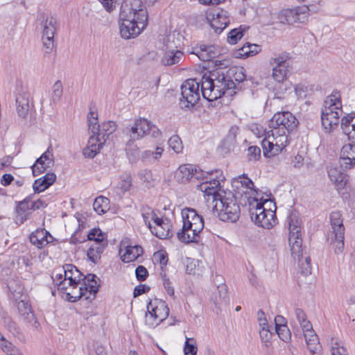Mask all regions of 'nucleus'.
<instances>
[{"label":"nucleus","instance_id":"nucleus-5","mask_svg":"<svg viewBox=\"0 0 355 355\" xmlns=\"http://www.w3.org/2000/svg\"><path fill=\"white\" fill-rule=\"evenodd\" d=\"M213 211L216 212L218 218L224 222L234 223L239 219L241 210L235 194L226 190L219 195L218 201L214 205Z\"/></svg>","mask_w":355,"mask_h":355},{"label":"nucleus","instance_id":"nucleus-64","mask_svg":"<svg viewBox=\"0 0 355 355\" xmlns=\"http://www.w3.org/2000/svg\"><path fill=\"white\" fill-rule=\"evenodd\" d=\"M163 285L164 286L165 290L168 295L174 298L175 291L173 287L172 283L170 282L169 279L166 277L164 275L162 277Z\"/></svg>","mask_w":355,"mask_h":355},{"label":"nucleus","instance_id":"nucleus-36","mask_svg":"<svg viewBox=\"0 0 355 355\" xmlns=\"http://www.w3.org/2000/svg\"><path fill=\"white\" fill-rule=\"evenodd\" d=\"M0 347L7 355H24L21 350L0 334Z\"/></svg>","mask_w":355,"mask_h":355},{"label":"nucleus","instance_id":"nucleus-7","mask_svg":"<svg viewBox=\"0 0 355 355\" xmlns=\"http://www.w3.org/2000/svg\"><path fill=\"white\" fill-rule=\"evenodd\" d=\"M137 19L143 24V27L148 24V12L141 0H124L121 3L119 19Z\"/></svg>","mask_w":355,"mask_h":355},{"label":"nucleus","instance_id":"nucleus-60","mask_svg":"<svg viewBox=\"0 0 355 355\" xmlns=\"http://www.w3.org/2000/svg\"><path fill=\"white\" fill-rule=\"evenodd\" d=\"M243 180H235L234 184H241L242 187H245L247 189H254L253 182L248 178L245 174H243ZM238 187V185L235 184Z\"/></svg>","mask_w":355,"mask_h":355},{"label":"nucleus","instance_id":"nucleus-2","mask_svg":"<svg viewBox=\"0 0 355 355\" xmlns=\"http://www.w3.org/2000/svg\"><path fill=\"white\" fill-rule=\"evenodd\" d=\"M298 121L290 112H277L269 122L272 139L275 141V153L270 155L282 153L288 143V135L297 126Z\"/></svg>","mask_w":355,"mask_h":355},{"label":"nucleus","instance_id":"nucleus-4","mask_svg":"<svg viewBox=\"0 0 355 355\" xmlns=\"http://www.w3.org/2000/svg\"><path fill=\"white\" fill-rule=\"evenodd\" d=\"M342 112L340 94L335 89L324 101L321 112L322 125L327 132L338 127Z\"/></svg>","mask_w":355,"mask_h":355},{"label":"nucleus","instance_id":"nucleus-11","mask_svg":"<svg viewBox=\"0 0 355 355\" xmlns=\"http://www.w3.org/2000/svg\"><path fill=\"white\" fill-rule=\"evenodd\" d=\"M205 173L211 174L212 172L205 171L198 166L183 164L179 166L175 173V178L179 183L185 184L189 181L194 182L200 179L204 180Z\"/></svg>","mask_w":355,"mask_h":355},{"label":"nucleus","instance_id":"nucleus-42","mask_svg":"<svg viewBox=\"0 0 355 355\" xmlns=\"http://www.w3.org/2000/svg\"><path fill=\"white\" fill-rule=\"evenodd\" d=\"M94 211L98 214H102L105 213L110 209V200L103 196L97 197L93 203Z\"/></svg>","mask_w":355,"mask_h":355},{"label":"nucleus","instance_id":"nucleus-6","mask_svg":"<svg viewBox=\"0 0 355 355\" xmlns=\"http://www.w3.org/2000/svg\"><path fill=\"white\" fill-rule=\"evenodd\" d=\"M96 275L94 274H87L82 279L83 282L77 289L73 286L71 287V292L66 293L68 301L75 302L81 298H85L86 300H92L95 298L96 294L98 291V286L96 281Z\"/></svg>","mask_w":355,"mask_h":355},{"label":"nucleus","instance_id":"nucleus-24","mask_svg":"<svg viewBox=\"0 0 355 355\" xmlns=\"http://www.w3.org/2000/svg\"><path fill=\"white\" fill-rule=\"evenodd\" d=\"M239 132V128L237 125L230 128L227 137L222 141L219 147V153L228 154L234 152V143Z\"/></svg>","mask_w":355,"mask_h":355},{"label":"nucleus","instance_id":"nucleus-26","mask_svg":"<svg viewBox=\"0 0 355 355\" xmlns=\"http://www.w3.org/2000/svg\"><path fill=\"white\" fill-rule=\"evenodd\" d=\"M197 189L204 193L205 198L207 202L211 200L212 202H217L218 201L219 195L222 192H225L226 190L221 188L217 189L214 186H209L207 182H204L200 184H197Z\"/></svg>","mask_w":355,"mask_h":355},{"label":"nucleus","instance_id":"nucleus-39","mask_svg":"<svg viewBox=\"0 0 355 355\" xmlns=\"http://www.w3.org/2000/svg\"><path fill=\"white\" fill-rule=\"evenodd\" d=\"M87 240L94 241L95 242L94 245L105 244V245H107V243L105 241L107 235L99 228L90 230L87 234Z\"/></svg>","mask_w":355,"mask_h":355},{"label":"nucleus","instance_id":"nucleus-55","mask_svg":"<svg viewBox=\"0 0 355 355\" xmlns=\"http://www.w3.org/2000/svg\"><path fill=\"white\" fill-rule=\"evenodd\" d=\"M204 227V221L198 223H194L193 225H192V229L189 230V232H192V234H191V236L195 237L194 241H191V243H198L200 239L199 234L201 232V231L203 230Z\"/></svg>","mask_w":355,"mask_h":355},{"label":"nucleus","instance_id":"nucleus-43","mask_svg":"<svg viewBox=\"0 0 355 355\" xmlns=\"http://www.w3.org/2000/svg\"><path fill=\"white\" fill-rule=\"evenodd\" d=\"M128 133L130 139L127 142L125 150L128 155H134L135 153L130 152L133 142L135 140L142 137L139 127L136 125V121L135 122V125L130 128Z\"/></svg>","mask_w":355,"mask_h":355},{"label":"nucleus","instance_id":"nucleus-63","mask_svg":"<svg viewBox=\"0 0 355 355\" xmlns=\"http://www.w3.org/2000/svg\"><path fill=\"white\" fill-rule=\"evenodd\" d=\"M259 334L261 341L265 343L266 345L268 346V343H270V340L272 337V333L270 331L268 328H266L265 327H263L260 330Z\"/></svg>","mask_w":355,"mask_h":355},{"label":"nucleus","instance_id":"nucleus-62","mask_svg":"<svg viewBox=\"0 0 355 355\" xmlns=\"http://www.w3.org/2000/svg\"><path fill=\"white\" fill-rule=\"evenodd\" d=\"M150 289V286L146 284H139L134 288L133 297L136 298L142 294L148 293Z\"/></svg>","mask_w":355,"mask_h":355},{"label":"nucleus","instance_id":"nucleus-33","mask_svg":"<svg viewBox=\"0 0 355 355\" xmlns=\"http://www.w3.org/2000/svg\"><path fill=\"white\" fill-rule=\"evenodd\" d=\"M341 128L349 139L355 141V115L350 114L343 116L341 119Z\"/></svg>","mask_w":355,"mask_h":355},{"label":"nucleus","instance_id":"nucleus-44","mask_svg":"<svg viewBox=\"0 0 355 355\" xmlns=\"http://www.w3.org/2000/svg\"><path fill=\"white\" fill-rule=\"evenodd\" d=\"M106 246L107 245H105V244L91 245L87 253L88 259L93 263H97L98 260L100 259L101 254L103 253Z\"/></svg>","mask_w":355,"mask_h":355},{"label":"nucleus","instance_id":"nucleus-58","mask_svg":"<svg viewBox=\"0 0 355 355\" xmlns=\"http://www.w3.org/2000/svg\"><path fill=\"white\" fill-rule=\"evenodd\" d=\"M340 168L350 169L355 166L354 157H340Z\"/></svg>","mask_w":355,"mask_h":355},{"label":"nucleus","instance_id":"nucleus-25","mask_svg":"<svg viewBox=\"0 0 355 355\" xmlns=\"http://www.w3.org/2000/svg\"><path fill=\"white\" fill-rule=\"evenodd\" d=\"M256 225L264 229H270L275 226L277 223L275 211L271 208H266L265 211H263L259 216V220H252Z\"/></svg>","mask_w":355,"mask_h":355},{"label":"nucleus","instance_id":"nucleus-46","mask_svg":"<svg viewBox=\"0 0 355 355\" xmlns=\"http://www.w3.org/2000/svg\"><path fill=\"white\" fill-rule=\"evenodd\" d=\"M288 67L275 65L272 69V77L278 83H282L286 78Z\"/></svg>","mask_w":355,"mask_h":355},{"label":"nucleus","instance_id":"nucleus-54","mask_svg":"<svg viewBox=\"0 0 355 355\" xmlns=\"http://www.w3.org/2000/svg\"><path fill=\"white\" fill-rule=\"evenodd\" d=\"M279 338L285 343L291 340V334L288 326H283L275 329Z\"/></svg>","mask_w":355,"mask_h":355},{"label":"nucleus","instance_id":"nucleus-48","mask_svg":"<svg viewBox=\"0 0 355 355\" xmlns=\"http://www.w3.org/2000/svg\"><path fill=\"white\" fill-rule=\"evenodd\" d=\"M245 28H242L240 26L238 28L232 29L227 35V42L231 44H235L240 40L245 31Z\"/></svg>","mask_w":355,"mask_h":355},{"label":"nucleus","instance_id":"nucleus-19","mask_svg":"<svg viewBox=\"0 0 355 355\" xmlns=\"http://www.w3.org/2000/svg\"><path fill=\"white\" fill-rule=\"evenodd\" d=\"M309 15V8L306 5L286 10L284 13L285 19L288 24L305 23L308 20Z\"/></svg>","mask_w":355,"mask_h":355},{"label":"nucleus","instance_id":"nucleus-13","mask_svg":"<svg viewBox=\"0 0 355 355\" xmlns=\"http://www.w3.org/2000/svg\"><path fill=\"white\" fill-rule=\"evenodd\" d=\"M206 19L216 33H220L230 24L229 15L223 9H211L206 12Z\"/></svg>","mask_w":355,"mask_h":355},{"label":"nucleus","instance_id":"nucleus-47","mask_svg":"<svg viewBox=\"0 0 355 355\" xmlns=\"http://www.w3.org/2000/svg\"><path fill=\"white\" fill-rule=\"evenodd\" d=\"M209 172H212L211 175H213L214 173H216V178H210L209 180H206L205 182H208V185L211 187L214 186V187L219 189L220 188V182H223L225 180V177L222 174V171L218 169H216L215 171H208ZM209 174H207L205 173L204 179H207V175Z\"/></svg>","mask_w":355,"mask_h":355},{"label":"nucleus","instance_id":"nucleus-10","mask_svg":"<svg viewBox=\"0 0 355 355\" xmlns=\"http://www.w3.org/2000/svg\"><path fill=\"white\" fill-rule=\"evenodd\" d=\"M289 229V245L292 253H298L300 251L302 245V239L301 237V219L299 213L296 211H292L287 218Z\"/></svg>","mask_w":355,"mask_h":355},{"label":"nucleus","instance_id":"nucleus-21","mask_svg":"<svg viewBox=\"0 0 355 355\" xmlns=\"http://www.w3.org/2000/svg\"><path fill=\"white\" fill-rule=\"evenodd\" d=\"M191 53L196 55L201 60L207 62L216 58L220 54V51L214 45L200 44L198 47L194 48Z\"/></svg>","mask_w":355,"mask_h":355},{"label":"nucleus","instance_id":"nucleus-22","mask_svg":"<svg viewBox=\"0 0 355 355\" xmlns=\"http://www.w3.org/2000/svg\"><path fill=\"white\" fill-rule=\"evenodd\" d=\"M61 270L64 273V280H68L67 284L69 286H73L74 288L81 283L80 276L83 275L78 268L72 264L64 265Z\"/></svg>","mask_w":355,"mask_h":355},{"label":"nucleus","instance_id":"nucleus-49","mask_svg":"<svg viewBox=\"0 0 355 355\" xmlns=\"http://www.w3.org/2000/svg\"><path fill=\"white\" fill-rule=\"evenodd\" d=\"M291 59L290 54L287 52H282L277 57L272 58L270 60V64L283 65L284 67L289 66Z\"/></svg>","mask_w":355,"mask_h":355},{"label":"nucleus","instance_id":"nucleus-34","mask_svg":"<svg viewBox=\"0 0 355 355\" xmlns=\"http://www.w3.org/2000/svg\"><path fill=\"white\" fill-rule=\"evenodd\" d=\"M269 202L268 200H264L263 201H258L256 198L252 199V201H250L249 199V214L250 215V218L252 220H259V216L260 214L265 211V205Z\"/></svg>","mask_w":355,"mask_h":355},{"label":"nucleus","instance_id":"nucleus-9","mask_svg":"<svg viewBox=\"0 0 355 355\" xmlns=\"http://www.w3.org/2000/svg\"><path fill=\"white\" fill-rule=\"evenodd\" d=\"M183 225L182 229L177 233V237L180 241L184 243H189L191 241L196 239L189 234V230L192 229L194 223L204 221L202 216L198 214L196 211L191 208H186L182 211Z\"/></svg>","mask_w":355,"mask_h":355},{"label":"nucleus","instance_id":"nucleus-31","mask_svg":"<svg viewBox=\"0 0 355 355\" xmlns=\"http://www.w3.org/2000/svg\"><path fill=\"white\" fill-rule=\"evenodd\" d=\"M293 258L298 259V266L300 268V272L304 276H308L311 274V257L309 256H303L302 247L300 248V251L298 253H292Z\"/></svg>","mask_w":355,"mask_h":355},{"label":"nucleus","instance_id":"nucleus-32","mask_svg":"<svg viewBox=\"0 0 355 355\" xmlns=\"http://www.w3.org/2000/svg\"><path fill=\"white\" fill-rule=\"evenodd\" d=\"M17 308L19 315L25 322L31 323L34 321L35 324H37V322L35 320V315L31 309V306L28 301H26L25 300H21L17 302Z\"/></svg>","mask_w":355,"mask_h":355},{"label":"nucleus","instance_id":"nucleus-1","mask_svg":"<svg viewBox=\"0 0 355 355\" xmlns=\"http://www.w3.org/2000/svg\"><path fill=\"white\" fill-rule=\"evenodd\" d=\"M200 86L203 98L208 101H214L226 93L232 96V89L236 87V84L218 69L204 73L199 83L195 79H188L181 86V108L191 109L194 107L200 99Z\"/></svg>","mask_w":355,"mask_h":355},{"label":"nucleus","instance_id":"nucleus-38","mask_svg":"<svg viewBox=\"0 0 355 355\" xmlns=\"http://www.w3.org/2000/svg\"><path fill=\"white\" fill-rule=\"evenodd\" d=\"M261 51L259 45L246 42L241 49H239L238 58H248L257 54Z\"/></svg>","mask_w":355,"mask_h":355},{"label":"nucleus","instance_id":"nucleus-30","mask_svg":"<svg viewBox=\"0 0 355 355\" xmlns=\"http://www.w3.org/2000/svg\"><path fill=\"white\" fill-rule=\"evenodd\" d=\"M29 198L21 201L16 207L15 221L22 224L28 217L31 209Z\"/></svg>","mask_w":355,"mask_h":355},{"label":"nucleus","instance_id":"nucleus-27","mask_svg":"<svg viewBox=\"0 0 355 355\" xmlns=\"http://www.w3.org/2000/svg\"><path fill=\"white\" fill-rule=\"evenodd\" d=\"M184 54L182 51L168 49L165 51L162 58V64L164 66L179 64L184 60Z\"/></svg>","mask_w":355,"mask_h":355},{"label":"nucleus","instance_id":"nucleus-17","mask_svg":"<svg viewBox=\"0 0 355 355\" xmlns=\"http://www.w3.org/2000/svg\"><path fill=\"white\" fill-rule=\"evenodd\" d=\"M16 110L21 118H26L30 109V94L21 83L17 84L15 91Z\"/></svg>","mask_w":355,"mask_h":355},{"label":"nucleus","instance_id":"nucleus-16","mask_svg":"<svg viewBox=\"0 0 355 355\" xmlns=\"http://www.w3.org/2000/svg\"><path fill=\"white\" fill-rule=\"evenodd\" d=\"M130 240L128 238L123 239L120 243L119 254L121 259L124 263H130L144 253L143 248L138 245H131L129 244Z\"/></svg>","mask_w":355,"mask_h":355},{"label":"nucleus","instance_id":"nucleus-8","mask_svg":"<svg viewBox=\"0 0 355 355\" xmlns=\"http://www.w3.org/2000/svg\"><path fill=\"white\" fill-rule=\"evenodd\" d=\"M330 222L332 231L329 233L328 239L331 240L334 252L338 254L343 252L345 246V227L341 212L332 211L330 214Z\"/></svg>","mask_w":355,"mask_h":355},{"label":"nucleus","instance_id":"nucleus-51","mask_svg":"<svg viewBox=\"0 0 355 355\" xmlns=\"http://www.w3.org/2000/svg\"><path fill=\"white\" fill-rule=\"evenodd\" d=\"M198 347L193 338H187L184 346V355H196Z\"/></svg>","mask_w":355,"mask_h":355},{"label":"nucleus","instance_id":"nucleus-41","mask_svg":"<svg viewBox=\"0 0 355 355\" xmlns=\"http://www.w3.org/2000/svg\"><path fill=\"white\" fill-rule=\"evenodd\" d=\"M1 320L5 327L15 336L17 337L21 334L20 329L15 322L6 313H2Z\"/></svg>","mask_w":355,"mask_h":355},{"label":"nucleus","instance_id":"nucleus-59","mask_svg":"<svg viewBox=\"0 0 355 355\" xmlns=\"http://www.w3.org/2000/svg\"><path fill=\"white\" fill-rule=\"evenodd\" d=\"M135 275L138 281L144 282L148 277V271L144 266L139 265L135 269Z\"/></svg>","mask_w":355,"mask_h":355},{"label":"nucleus","instance_id":"nucleus-52","mask_svg":"<svg viewBox=\"0 0 355 355\" xmlns=\"http://www.w3.org/2000/svg\"><path fill=\"white\" fill-rule=\"evenodd\" d=\"M140 180L146 183V187L150 188L155 184V180L153 178V175L150 171L144 169L141 171L139 173Z\"/></svg>","mask_w":355,"mask_h":355},{"label":"nucleus","instance_id":"nucleus-12","mask_svg":"<svg viewBox=\"0 0 355 355\" xmlns=\"http://www.w3.org/2000/svg\"><path fill=\"white\" fill-rule=\"evenodd\" d=\"M41 26L43 46L46 49V53H49L54 47V35L58 28V22L53 16H47L42 21Z\"/></svg>","mask_w":355,"mask_h":355},{"label":"nucleus","instance_id":"nucleus-57","mask_svg":"<svg viewBox=\"0 0 355 355\" xmlns=\"http://www.w3.org/2000/svg\"><path fill=\"white\" fill-rule=\"evenodd\" d=\"M153 259L158 262L162 269L168 263V254L165 251H158L153 254Z\"/></svg>","mask_w":355,"mask_h":355},{"label":"nucleus","instance_id":"nucleus-28","mask_svg":"<svg viewBox=\"0 0 355 355\" xmlns=\"http://www.w3.org/2000/svg\"><path fill=\"white\" fill-rule=\"evenodd\" d=\"M54 165L53 157H39L32 166L33 175L37 176Z\"/></svg>","mask_w":355,"mask_h":355},{"label":"nucleus","instance_id":"nucleus-50","mask_svg":"<svg viewBox=\"0 0 355 355\" xmlns=\"http://www.w3.org/2000/svg\"><path fill=\"white\" fill-rule=\"evenodd\" d=\"M168 144L169 148L177 154L181 153L183 149L182 140L180 137L177 135H175L169 138Z\"/></svg>","mask_w":355,"mask_h":355},{"label":"nucleus","instance_id":"nucleus-20","mask_svg":"<svg viewBox=\"0 0 355 355\" xmlns=\"http://www.w3.org/2000/svg\"><path fill=\"white\" fill-rule=\"evenodd\" d=\"M327 173L337 191L343 189L348 183L347 175L340 168L330 167L327 169Z\"/></svg>","mask_w":355,"mask_h":355},{"label":"nucleus","instance_id":"nucleus-29","mask_svg":"<svg viewBox=\"0 0 355 355\" xmlns=\"http://www.w3.org/2000/svg\"><path fill=\"white\" fill-rule=\"evenodd\" d=\"M55 179L56 175L53 173H47L45 175L35 180L33 189L35 193H41L51 186Z\"/></svg>","mask_w":355,"mask_h":355},{"label":"nucleus","instance_id":"nucleus-45","mask_svg":"<svg viewBox=\"0 0 355 355\" xmlns=\"http://www.w3.org/2000/svg\"><path fill=\"white\" fill-rule=\"evenodd\" d=\"M232 78H234V80H232L236 84V87L232 89V95H233L234 94L236 93L234 91V89L241 90L243 89V83H244V81H246V80H245V75L243 72L242 69H236L232 75Z\"/></svg>","mask_w":355,"mask_h":355},{"label":"nucleus","instance_id":"nucleus-61","mask_svg":"<svg viewBox=\"0 0 355 355\" xmlns=\"http://www.w3.org/2000/svg\"><path fill=\"white\" fill-rule=\"evenodd\" d=\"M331 355H347V351L345 347L340 345V343L336 342L331 346Z\"/></svg>","mask_w":355,"mask_h":355},{"label":"nucleus","instance_id":"nucleus-40","mask_svg":"<svg viewBox=\"0 0 355 355\" xmlns=\"http://www.w3.org/2000/svg\"><path fill=\"white\" fill-rule=\"evenodd\" d=\"M120 181L116 187L119 198H121V193H124L128 191L132 186V177L129 173H123L120 176Z\"/></svg>","mask_w":355,"mask_h":355},{"label":"nucleus","instance_id":"nucleus-53","mask_svg":"<svg viewBox=\"0 0 355 355\" xmlns=\"http://www.w3.org/2000/svg\"><path fill=\"white\" fill-rule=\"evenodd\" d=\"M62 95V84L60 80H57L52 87L51 100L53 103L58 102Z\"/></svg>","mask_w":355,"mask_h":355},{"label":"nucleus","instance_id":"nucleus-56","mask_svg":"<svg viewBox=\"0 0 355 355\" xmlns=\"http://www.w3.org/2000/svg\"><path fill=\"white\" fill-rule=\"evenodd\" d=\"M136 125L139 127L141 137H144V135H147V132H148L150 128L151 122L142 118L136 120Z\"/></svg>","mask_w":355,"mask_h":355},{"label":"nucleus","instance_id":"nucleus-35","mask_svg":"<svg viewBox=\"0 0 355 355\" xmlns=\"http://www.w3.org/2000/svg\"><path fill=\"white\" fill-rule=\"evenodd\" d=\"M171 227V225L168 221L163 223V224L159 226L154 227H153L151 224L149 223V229L150 230L152 234L161 239H168L173 236L170 229Z\"/></svg>","mask_w":355,"mask_h":355},{"label":"nucleus","instance_id":"nucleus-23","mask_svg":"<svg viewBox=\"0 0 355 355\" xmlns=\"http://www.w3.org/2000/svg\"><path fill=\"white\" fill-rule=\"evenodd\" d=\"M53 239L51 234L45 229H37L30 236L31 243L40 249L52 242Z\"/></svg>","mask_w":355,"mask_h":355},{"label":"nucleus","instance_id":"nucleus-37","mask_svg":"<svg viewBox=\"0 0 355 355\" xmlns=\"http://www.w3.org/2000/svg\"><path fill=\"white\" fill-rule=\"evenodd\" d=\"M304 336L309 352L312 355H314L321 348L318 336L314 333V331H311L309 334H304Z\"/></svg>","mask_w":355,"mask_h":355},{"label":"nucleus","instance_id":"nucleus-14","mask_svg":"<svg viewBox=\"0 0 355 355\" xmlns=\"http://www.w3.org/2000/svg\"><path fill=\"white\" fill-rule=\"evenodd\" d=\"M119 33L122 38L128 40L137 37L146 28L137 19H119Z\"/></svg>","mask_w":355,"mask_h":355},{"label":"nucleus","instance_id":"nucleus-15","mask_svg":"<svg viewBox=\"0 0 355 355\" xmlns=\"http://www.w3.org/2000/svg\"><path fill=\"white\" fill-rule=\"evenodd\" d=\"M251 131L259 138L264 137L263 139L261 141L263 155H268L269 153L275 154V143H274V141H275L272 139V132H270V130L267 131L262 125L254 123L251 126Z\"/></svg>","mask_w":355,"mask_h":355},{"label":"nucleus","instance_id":"nucleus-3","mask_svg":"<svg viewBox=\"0 0 355 355\" xmlns=\"http://www.w3.org/2000/svg\"><path fill=\"white\" fill-rule=\"evenodd\" d=\"M87 124L90 135L87 148L83 149V155H96L101 153V149L106 145L107 140L111 135L110 121L98 124V113L90 107L87 114Z\"/></svg>","mask_w":355,"mask_h":355},{"label":"nucleus","instance_id":"nucleus-18","mask_svg":"<svg viewBox=\"0 0 355 355\" xmlns=\"http://www.w3.org/2000/svg\"><path fill=\"white\" fill-rule=\"evenodd\" d=\"M148 313L150 315L149 319L153 321L149 322V324L157 325L164 320H165L169 315V308L165 302L160 301L158 304L153 306L152 302H150L147 305Z\"/></svg>","mask_w":355,"mask_h":355}]
</instances>
